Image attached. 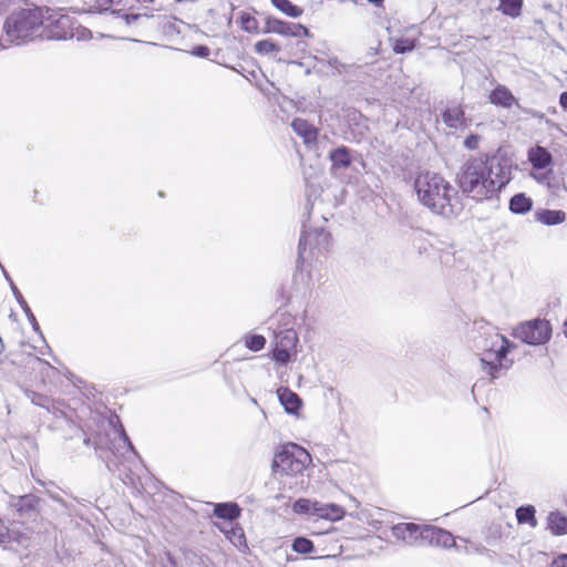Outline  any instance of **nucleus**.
Segmentation results:
<instances>
[{"label": "nucleus", "instance_id": "f257e3e1", "mask_svg": "<svg viewBox=\"0 0 567 567\" xmlns=\"http://www.w3.org/2000/svg\"><path fill=\"white\" fill-rule=\"evenodd\" d=\"M512 179V163L507 158H472L467 161L458 175V185L463 194L474 200L492 198Z\"/></svg>", "mask_w": 567, "mask_h": 567}, {"label": "nucleus", "instance_id": "f03ea898", "mask_svg": "<svg viewBox=\"0 0 567 567\" xmlns=\"http://www.w3.org/2000/svg\"><path fill=\"white\" fill-rule=\"evenodd\" d=\"M414 189L420 203L436 215L451 218L463 209L457 190L437 173H420L414 181Z\"/></svg>", "mask_w": 567, "mask_h": 567}, {"label": "nucleus", "instance_id": "7ed1b4c3", "mask_svg": "<svg viewBox=\"0 0 567 567\" xmlns=\"http://www.w3.org/2000/svg\"><path fill=\"white\" fill-rule=\"evenodd\" d=\"M50 12L49 8H25L13 11L3 24V35L0 39V45L8 48L12 44H22L42 37L41 28L45 23V14Z\"/></svg>", "mask_w": 567, "mask_h": 567}, {"label": "nucleus", "instance_id": "20e7f679", "mask_svg": "<svg viewBox=\"0 0 567 567\" xmlns=\"http://www.w3.org/2000/svg\"><path fill=\"white\" fill-rule=\"evenodd\" d=\"M474 347L481 355L482 370L492 379L498 378L502 371L508 370L513 364L507 359V353L515 346L495 328L485 327L474 339Z\"/></svg>", "mask_w": 567, "mask_h": 567}, {"label": "nucleus", "instance_id": "39448f33", "mask_svg": "<svg viewBox=\"0 0 567 567\" xmlns=\"http://www.w3.org/2000/svg\"><path fill=\"white\" fill-rule=\"evenodd\" d=\"M311 463V456L307 450L289 443L284 446L282 451L277 453L274 458L272 468L281 475L301 474Z\"/></svg>", "mask_w": 567, "mask_h": 567}, {"label": "nucleus", "instance_id": "423d86ee", "mask_svg": "<svg viewBox=\"0 0 567 567\" xmlns=\"http://www.w3.org/2000/svg\"><path fill=\"white\" fill-rule=\"evenodd\" d=\"M551 336V327L547 320L536 319L519 324L514 337L532 346L546 343Z\"/></svg>", "mask_w": 567, "mask_h": 567}, {"label": "nucleus", "instance_id": "0eeeda50", "mask_svg": "<svg viewBox=\"0 0 567 567\" xmlns=\"http://www.w3.org/2000/svg\"><path fill=\"white\" fill-rule=\"evenodd\" d=\"M272 358L280 364H287L296 355L298 334L292 328L275 331Z\"/></svg>", "mask_w": 567, "mask_h": 567}, {"label": "nucleus", "instance_id": "6e6552de", "mask_svg": "<svg viewBox=\"0 0 567 567\" xmlns=\"http://www.w3.org/2000/svg\"><path fill=\"white\" fill-rule=\"evenodd\" d=\"M421 535V544H427L430 546H436L442 548H451L455 546V538L446 529L432 526L424 525L422 526Z\"/></svg>", "mask_w": 567, "mask_h": 567}, {"label": "nucleus", "instance_id": "1a4fd4ad", "mask_svg": "<svg viewBox=\"0 0 567 567\" xmlns=\"http://www.w3.org/2000/svg\"><path fill=\"white\" fill-rule=\"evenodd\" d=\"M310 246L319 251L328 250L330 247V235L322 228L313 230H303L299 240V258H303V252Z\"/></svg>", "mask_w": 567, "mask_h": 567}, {"label": "nucleus", "instance_id": "9d476101", "mask_svg": "<svg viewBox=\"0 0 567 567\" xmlns=\"http://www.w3.org/2000/svg\"><path fill=\"white\" fill-rule=\"evenodd\" d=\"M40 498L33 494H27L13 498L11 506L21 519H35L40 513Z\"/></svg>", "mask_w": 567, "mask_h": 567}, {"label": "nucleus", "instance_id": "9b49d317", "mask_svg": "<svg viewBox=\"0 0 567 567\" xmlns=\"http://www.w3.org/2000/svg\"><path fill=\"white\" fill-rule=\"evenodd\" d=\"M45 28H49V32L47 34L48 38L52 39H68L70 31L73 27L72 19L65 14H45Z\"/></svg>", "mask_w": 567, "mask_h": 567}, {"label": "nucleus", "instance_id": "f8f14e48", "mask_svg": "<svg viewBox=\"0 0 567 567\" xmlns=\"http://www.w3.org/2000/svg\"><path fill=\"white\" fill-rule=\"evenodd\" d=\"M266 32L284 37L309 35V30L302 24L286 22L276 18H268L266 20Z\"/></svg>", "mask_w": 567, "mask_h": 567}, {"label": "nucleus", "instance_id": "ddd939ff", "mask_svg": "<svg viewBox=\"0 0 567 567\" xmlns=\"http://www.w3.org/2000/svg\"><path fill=\"white\" fill-rule=\"evenodd\" d=\"M422 526L414 523H401L392 527V535L408 546L421 544Z\"/></svg>", "mask_w": 567, "mask_h": 567}, {"label": "nucleus", "instance_id": "4468645a", "mask_svg": "<svg viewBox=\"0 0 567 567\" xmlns=\"http://www.w3.org/2000/svg\"><path fill=\"white\" fill-rule=\"evenodd\" d=\"M291 127L293 132L303 140V143L309 148H312L317 145L319 131L307 120L300 117L295 118L291 123Z\"/></svg>", "mask_w": 567, "mask_h": 567}, {"label": "nucleus", "instance_id": "2eb2a0df", "mask_svg": "<svg viewBox=\"0 0 567 567\" xmlns=\"http://www.w3.org/2000/svg\"><path fill=\"white\" fill-rule=\"evenodd\" d=\"M489 102L494 105L502 106L504 109H511L514 105H518L517 99L505 85L498 84L489 93Z\"/></svg>", "mask_w": 567, "mask_h": 567}, {"label": "nucleus", "instance_id": "dca6fc26", "mask_svg": "<svg viewBox=\"0 0 567 567\" xmlns=\"http://www.w3.org/2000/svg\"><path fill=\"white\" fill-rule=\"evenodd\" d=\"M547 529L555 536L567 535V516L558 511L549 512L546 517Z\"/></svg>", "mask_w": 567, "mask_h": 567}, {"label": "nucleus", "instance_id": "f3484780", "mask_svg": "<svg viewBox=\"0 0 567 567\" xmlns=\"http://www.w3.org/2000/svg\"><path fill=\"white\" fill-rule=\"evenodd\" d=\"M278 396L280 403L284 405L285 410L290 414H297L299 409L301 408V400L291 390L288 388H280L278 390Z\"/></svg>", "mask_w": 567, "mask_h": 567}, {"label": "nucleus", "instance_id": "a211bd4d", "mask_svg": "<svg viewBox=\"0 0 567 567\" xmlns=\"http://www.w3.org/2000/svg\"><path fill=\"white\" fill-rule=\"evenodd\" d=\"M528 159L534 168L543 169L550 165L553 157L551 154L546 148L542 146H536L529 150Z\"/></svg>", "mask_w": 567, "mask_h": 567}, {"label": "nucleus", "instance_id": "6ab92c4d", "mask_svg": "<svg viewBox=\"0 0 567 567\" xmlns=\"http://www.w3.org/2000/svg\"><path fill=\"white\" fill-rule=\"evenodd\" d=\"M443 122L451 128H462L465 126V114L461 106H451L443 113Z\"/></svg>", "mask_w": 567, "mask_h": 567}, {"label": "nucleus", "instance_id": "aec40b11", "mask_svg": "<svg viewBox=\"0 0 567 567\" xmlns=\"http://www.w3.org/2000/svg\"><path fill=\"white\" fill-rule=\"evenodd\" d=\"M316 518L328 519L331 522L340 520L343 518L346 511L337 504H326L319 502Z\"/></svg>", "mask_w": 567, "mask_h": 567}, {"label": "nucleus", "instance_id": "412c9836", "mask_svg": "<svg viewBox=\"0 0 567 567\" xmlns=\"http://www.w3.org/2000/svg\"><path fill=\"white\" fill-rule=\"evenodd\" d=\"M535 219L543 225L554 226L564 223L566 214L563 210L540 209L535 213Z\"/></svg>", "mask_w": 567, "mask_h": 567}, {"label": "nucleus", "instance_id": "4be33fe9", "mask_svg": "<svg viewBox=\"0 0 567 567\" xmlns=\"http://www.w3.org/2000/svg\"><path fill=\"white\" fill-rule=\"evenodd\" d=\"M533 208V199L524 193L514 195L509 200V210L513 214L524 215Z\"/></svg>", "mask_w": 567, "mask_h": 567}, {"label": "nucleus", "instance_id": "5701e85b", "mask_svg": "<svg viewBox=\"0 0 567 567\" xmlns=\"http://www.w3.org/2000/svg\"><path fill=\"white\" fill-rule=\"evenodd\" d=\"M329 158L332 163V169L348 168L352 162L350 152L346 146L333 150L330 153Z\"/></svg>", "mask_w": 567, "mask_h": 567}, {"label": "nucleus", "instance_id": "b1692460", "mask_svg": "<svg viewBox=\"0 0 567 567\" xmlns=\"http://www.w3.org/2000/svg\"><path fill=\"white\" fill-rule=\"evenodd\" d=\"M214 514L219 518L233 520L240 515V508L235 503H220L215 506Z\"/></svg>", "mask_w": 567, "mask_h": 567}, {"label": "nucleus", "instance_id": "393cba45", "mask_svg": "<svg viewBox=\"0 0 567 567\" xmlns=\"http://www.w3.org/2000/svg\"><path fill=\"white\" fill-rule=\"evenodd\" d=\"M535 507L532 505L520 506L516 509V518L519 524H528L535 528L538 524L535 517Z\"/></svg>", "mask_w": 567, "mask_h": 567}, {"label": "nucleus", "instance_id": "a878e982", "mask_svg": "<svg viewBox=\"0 0 567 567\" xmlns=\"http://www.w3.org/2000/svg\"><path fill=\"white\" fill-rule=\"evenodd\" d=\"M523 0H499L498 10L511 18H517L522 13Z\"/></svg>", "mask_w": 567, "mask_h": 567}, {"label": "nucleus", "instance_id": "bb28decb", "mask_svg": "<svg viewBox=\"0 0 567 567\" xmlns=\"http://www.w3.org/2000/svg\"><path fill=\"white\" fill-rule=\"evenodd\" d=\"M318 506H319L318 501L300 498L297 502H295L292 508H293V512L297 514H309V515L316 517L317 512H318L317 511Z\"/></svg>", "mask_w": 567, "mask_h": 567}, {"label": "nucleus", "instance_id": "cd10ccee", "mask_svg": "<svg viewBox=\"0 0 567 567\" xmlns=\"http://www.w3.org/2000/svg\"><path fill=\"white\" fill-rule=\"evenodd\" d=\"M271 3L282 13L291 18H299L303 13L301 8L295 6L289 0H271Z\"/></svg>", "mask_w": 567, "mask_h": 567}, {"label": "nucleus", "instance_id": "c85d7f7f", "mask_svg": "<svg viewBox=\"0 0 567 567\" xmlns=\"http://www.w3.org/2000/svg\"><path fill=\"white\" fill-rule=\"evenodd\" d=\"M390 41L392 42L393 51L398 54L410 52L415 47L414 39L400 37V38H391Z\"/></svg>", "mask_w": 567, "mask_h": 567}, {"label": "nucleus", "instance_id": "c756f323", "mask_svg": "<svg viewBox=\"0 0 567 567\" xmlns=\"http://www.w3.org/2000/svg\"><path fill=\"white\" fill-rule=\"evenodd\" d=\"M11 286H12V291H13V293H14L18 302H19V305L21 306L23 312L25 313L29 322L32 324L33 329L35 331H38L39 330V324L37 322V319L34 317V315L32 313L30 307L28 306L27 301L23 299V297L20 293V291L18 290V288L16 286H13V285H11Z\"/></svg>", "mask_w": 567, "mask_h": 567}, {"label": "nucleus", "instance_id": "7c9ffc66", "mask_svg": "<svg viewBox=\"0 0 567 567\" xmlns=\"http://www.w3.org/2000/svg\"><path fill=\"white\" fill-rule=\"evenodd\" d=\"M24 393L33 404L44 408L48 411H50L51 408H53V403L50 398L42 395L40 393H37L34 391H31V390H25Z\"/></svg>", "mask_w": 567, "mask_h": 567}, {"label": "nucleus", "instance_id": "2f4dec72", "mask_svg": "<svg viewBox=\"0 0 567 567\" xmlns=\"http://www.w3.org/2000/svg\"><path fill=\"white\" fill-rule=\"evenodd\" d=\"M112 6L122 7V0H91L87 3L90 11H107Z\"/></svg>", "mask_w": 567, "mask_h": 567}, {"label": "nucleus", "instance_id": "473e14b6", "mask_svg": "<svg viewBox=\"0 0 567 567\" xmlns=\"http://www.w3.org/2000/svg\"><path fill=\"white\" fill-rule=\"evenodd\" d=\"M255 50L260 54H270L274 52H279L280 48L278 44L270 40H261L255 44Z\"/></svg>", "mask_w": 567, "mask_h": 567}, {"label": "nucleus", "instance_id": "72a5a7b5", "mask_svg": "<svg viewBox=\"0 0 567 567\" xmlns=\"http://www.w3.org/2000/svg\"><path fill=\"white\" fill-rule=\"evenodd\" d=\"M292 549L299 554H309L313 550V544L305 537H298L293 540Z\"/></svg>", "mask_w": 567, "mask_h": 567}, {"label": "nucleus", "instance_id": "f704fd0d", "mask_svg": "<svg viewBox=\"0 0 567 567\" xmlns=\"http://www.w3.org/2000/svg\"><path fill=\"white\" fill-rule=\"evenodd\" d=\"M91 37L92 32L89 29L82 25H73L68 38H75L78 41H84L91 39Z\"/></svg>", "mask_w": 567, "mask_h": 567}, {"label": "nucleus", "instance_id": "c9c22d12", "mask_svg": "<svg viewBox=\"0 0 567 567\" xmlns=\"http://www.w3.org/2000/svg\"><path fill=\"white\" fill-rule=\"evenodd\" d=\"M265 344L266 339L264 336L254 334L246 338V347L249 348L251 351H259L265 347Z\"/></svg>", "mask_w": 567, "mask_h": 567}, {"label": "nucleus", "instance_id": "e433bc0d", "mask_svg": "<svg viewBox=\"0 0 567 567\" xmlns=\"http://www.w3.org/2000/svg\"><path fill=\"white\" fill-rule=\"evenodd\" d=\"M3 529H4V533L8 532L10 534V538L8 542L6 543H0V545H3V546H7V545H10L12 543H18V544H21L23 542V535L20 533V530L18 529V527L16 526H12V527H6L3 525Z\"/></svg>", "mask_w": 567, "mask_h": 567}, {"label": "nucleus", "instance_id": "4c0bfd02", "mask_svg": "<svg viewBox=\"0 0 567 567\" xmlns=\"http://www.w3.org/2000/svg\"><path fill=\"white\" fill-rule=\"evenodd\" d=\"M113 433L114 435L118 439V441L121 443H123V445H125L128 450H131L132 452L135 453L134 451V446L132 445L127 434L125 433L124 429L122 425H118V426H113Z\"/></svg>", "mask_w": 567, "mask_h": 567}, {"label": "nucleus", "instance_id": "58836bf2", "mask_svg": "<svg viewBox=\"0 0 567 567\" xmlns=\"http://www.w3.org/2000/svg\"><path fill=\"white\" fill-rule=\"evenodd\" d=\"M241 25L243 29L252 32L257 29V20L254 17L250 16H243L241 17Z\"/></svg>", "mask_w": 567, "mask_h": 567}, {"label": "nucleus", "instance_id": "ea45409f", "mask_svg": "<svg viewBox=\"0 0 567 567\" xmlns=\"http://www.w3.org/2000/svg\"><path fill=\"white\" fill-rule=\"evenodd\" d=\"M480 137L477 135H470L465 138L464 145L468 150H475L478 146Z\"/></svg>", "mask_w": 567, "mask_h": 567}, {"label": "nucleus", "instance_id": "a19ab883", "mask_svg": "<svg viewBox=\"0 0 567 567\" xmlns=\"http://www.w3.org/2000/svg\"><path fill=\"white\" fill-rule=\"evenodd\" d=\"M549 567H567V554H560L557 556Z\"/></svg>", "mask_w": 567, "mask_h": 567}, {"label": "nucleus", "instance_id": "79ce46f5", "mask_svg": "<svg viewBox=\"0 0 567 567\" xmlns=\"http://www.w3.org/2000/svg\"><path fill=\"white\" fill-rule=\"evenodd\" d=\"M210 53V50L205 45H198L194 49V54L200 58H206Z\"/></svg>", "mask_w": 567, "mask_h": 567}, {"label": "nucleus", "instance_id": "37998d69", "mask_svg": "<svg viewBox=\"0 0 567 567\" xmlns=\"http://www.w3.org/2000/svg\"><path fill=\"white\" fill-rule=\"evenodd\" d=\"M153 1L154 0H122V8L132 9L135 2L146 3Z\"/></svg>", "mask_w": 567, "mask_h": 567}, {"label": "nucleus", "instance_id": "c03bdc74", "mask_svg": "<svg viewBox=\"0 0 567 567\" xmlns=\"http://www.w3.org/2000/svg\"><path fill=\"white\" fill-rule=\"evenodd\" d=\"M10 538V534L8 532L4 533L3 523L0 520V543H6Z\"/></svg>", "mask_w": 567, "mask_h": 567}, {"label": "nucleus", "instance_id": "a18cd8bd", "mask_svg": "<svg viewBox=\"0 0 567 567\" xmlns=\"http://www.w3.org/2000/svg\"><path fill=\"white\" fill-rule=\"evenodd\" d=\"M560 105L567 110V92H564L561 95H560Z\"/></svg>", "mask_w": 567, "mask_h": 567}, {"label": "nucleus", "instance_id": "49530a36", "mask_svg": "<svg viewBox=\"0 0 567 567\" xmlns=\"http://www.w3.org/2000/svg\"><path fill=\"white\" fill-rule=\"evenodd\" d=\"M329 63H330V65H332V66L337 68V65L339 64V61H338V59H336V58H334V59H331V60L329 61Z\"/></svg>", "mask_w": 567, "mask_h": 567}, {"label": "nucleus", "instance_id": "de8ad7c7", "mask_svg": "<svg viewBox=\"0 0 567 567\" xmlns=\"http://www.w3.org/2000/svg\"><path fill=\"white\" fill-rule=\"evenodd\" d=\"M84 443H85L86 445H89V444H90V439H85V440H84Z\"/></svg>", "mask_w": 567, "mask_h": 567}, {"label": "nucleus", "instance_id": "09e8293b", "mask_svg": "<svg viewBox=\"0 0 567 567\" xmlns=\"http://www.w3.org/2000/svg\"><path fill=\"white\" fill-rule=\"evenodd\" d=\"M565 504H566V506H567V498L565 499Z\"/></svg>", "mask_w": 567, "mask_h": 567}]
</instances>
